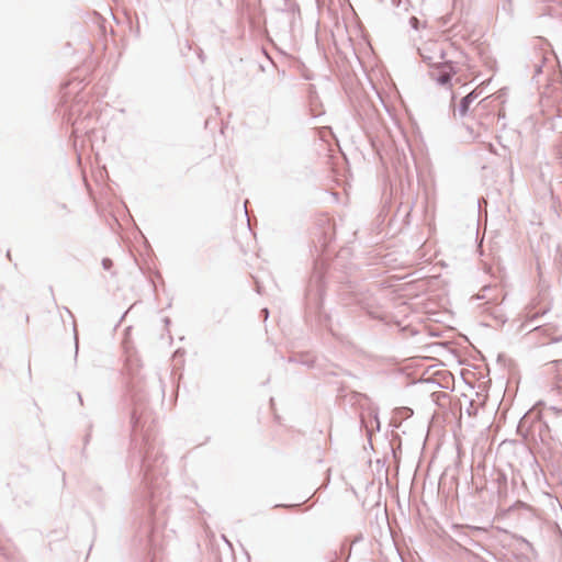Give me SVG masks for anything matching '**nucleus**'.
I'll return each mask as SVG.
<instances>
[{"label": "nucleus", "instance_id": "obj_1", "mask_svg": "<svg viewBox=\"0 0 562 562\" xmlns=\"http://www.w3.org/2000/svg\"><path fill=\"white\" fill-rule=\"evenodd\" d=\"M139 457V471L143 475V496L144 505L149 515V525L146 527L147 544L151 557V562H155L157 550L160 548L159 531L155 524L159 520L158 512L165 494V469L164 458L160 454L159 448L149 440L147 436L142 439V445L138 449Z\"/></svg>", "mask_w": 562, "mask_h": 562}, {"label": "nucleus", "instance_id": "obj_2", "mask_svg": "<svg viewBox=\"0 0 562 562\" xmlns=\"http://www.w3.org/2000/svg\"><path fill=\"white\" fill-rule=\"evenodd\" d=\"M457 74L456 63L452 60H443L434 66L430 77L440 86L450 83L452 76Z\"/></svg>", "mask_w": 562, "mask_h": 562}, {"label": "nucleus", "instance_id": "obj_3", "mask_svg": "<svg viewBox=\"0 0 562 562\" xmlns=\"http://www.w3.org/2000/svg\"><path fill=\"white\" fill-rule=\"evenodd\" d=\"M558 328L554 325L548 324L544 326H535L527 334V339H531L533 336L541 335L543 337H549L551 342H559L562 340V334L557 335Z\"/></svg>", "mask_w": 562, "mask_h": 562}, {"label": "nucleus", "instance_id": "obj_4", "mask_svg": "<svg viewBox=\"0 0 562 562\" xmlns=\"http://www.w3.org/2000/svg\"><path fill=\"white\" fill-rule=\"evenodd\" d=\"M479 97L477 92L475 90L471 91L467 95H464L458 105V109L454 111V115H458L459 117H464L469 110L470 105L473 103V101Z\"/></svg>", "mask_w": 562, "mask_h": 562}, {"label": "nucleus", "instance_id": "obj_5", "mask_svg": "<svg viewBox=\"0 0 562 562\" xmlns=\"http://www.w3.org/2000/svg\"><path fill=\"white\" fill-rule=\"evenodd\" d=\"M549 311V308H544L542 310L541 312H537L532 315H528L525 323L521 324V329H525L529 323H533L536 319H538L540 316H543L544 314H547Z\"/></svg>", "mask_w": 562, "mask_h": 562}, {"label": "nucleus", "instance_id": "obj_6", "mask_svg": "<svg viewBox=\"0 0 562 562\" xmlns=\"http://www.w3.org/2000/svg\"><path fill=\"white\" fill-rule=\"evenodd\" d=\"M496 482L498 484V493L502 492V486L506 488L507 485V477L504 473L499 472L497 473Z\"/></svg>", "mask_w": 562, "mask_h": 562}, {"label": "nucleus", "instance_id": "obj_7", "mask_svg": "<svg viewBox=\"0 0 562 562\" xmlns=\"http://www.w3.org/2000/svg\"><path fill=\"white\" fill-rule=\"evenodd\" d=\"M409 25L412 26V29L418 31L420 27V21L416 16H412L409 19Z\"/></svg>", "mask_w": 562, "mask_h": 562}, {"label": "nucleus", "instance_id": "obj_8", "mask_svg": "<svg viewBox=\"0 0 562 562\" xmlns=\"http://www.w3.org/2000/svg\"><path fill=\"white\" fill-rule=\"evenodd\" d=\"M322 278H323V277H322L321 274H316V276L314 277V279H315V283H316V288H317V289H316V291H317V294H318V295H321V294H322V291H323V290H322Z\"/></svg>", "mask_w": 562, "mask_h": 562}, {"label": "nucleus", "instance_id": "obj_9", "mask_svg": "<svg viewBox=\"0 0 562 562\" xmlns=\"http://www.w3.org/2000/svg\"><path fill=\"white\" fill-rule=\"evenodd\" d=\"M101 263L104 270H110L113 266V261L110 258H103Z\"/></svg>", "mask_w": 562, "mask_h": 562}, {"label": "nucleus", "instance_id": "obj_10", "mask_svg": "<svg viewBox=\"0 0 562 562\" xmlns=\"http://www.w3.org/2000/svg\"><path fill=\"white\" fill-rule=\"evenodd\" d=\"M138 423H139V419L136 417V412L134 411L132 414V424H133L134 431L136 430Z\"/></svg>", "mask_w": 562, "mask_h": 562}, {"label": "nucleus", "instance_id": "obj_11", "mask_svg": "<svg viewBox=\"0 0 562 562\" xmlns=\"http://www.w3.org/2000/svg\"><path fill=\"white\" fill-rule=\"evenodd\" d=\"M535 72H536V75H539L542 72V64L535 65Z\"/></svg>", "mask_w": 562, "mask_h": 562}, {"label": "nucleus", "instance_id": "obj_12", "mask_svg": "<svg viewBox=\"0 0 562 562\" xmlns=\"http://www.w3.org/2000/svg\"><path fill=\"white\" fill-rule=\"evenodd\" d=\"M75 357H77L78 355V350H79V347H78V337H77V333L75 331Z\"/></svg>", "mask_w": 562, "mask_h": 562}, {"label": "nucleus", "instance_id": "obj_13", "mask_svg": "<svg viewBox=\"0 0 562 562\" xmlns=\"http://www.w3.org/2000/svg\"><path fill=\"white\" fill-rule=\"evenodd\" d=\"M261 315L263 316V318H265V319H267V318H268V316H269V311H268V308H262V310H261Z\"/></svg>", "mask_w": 562, "mask_h": 562}, {"label": "nucleus", "instance_id": "obj_14", "mask_svg": "<svg viewBox=\"0 0 562 562\" xmlns=\"http://www.w3.org/2000/svg\"><path fill=\"white\" fill-rule=\"evenodd\" d=\"M557 255L559 256L560 260H562V247L560 245L557 247Z\"/></svg>", "mask_w": 562, "mask_h": 562}, {"label": "nucleus", "instance_id": "obj_15", "mask_svg": "<svg viewBox=\"0 0 562 562\" xmlns=\"http://www.w3.org/2000/svg\"><path fill=\"white\" fill-rule=\"evenodd\" d=\"M551 411H553L554 413H562V408H557L555 406H552L550 407Z\"/></svg>", "mask_w": 562, "mask_h": 562}, {"label": "nucleus", "instance_id": "obj_16", "mask_svg": "<svg viewBox=\"0 0 562 562\" xmlns=\"http://www.w3.org/2000/svg\"><path fill=\"white\" fill-rule=\"evenodd\" d=\"M401 2H402V0H392V4L395 7H400Z\"/></svg>", "mask_w": 562, "mask_h": 562}, {"label": "nucleus", "instance_id": "obj_17", "mask_svg": "<svg viewBox=\"0 0 562 562\" xmlns=\"http://www.w3.org/2000/svg\"><path fill=\"white\" fill-rule=\"evenodd\" d=\"M446 58V53L443 50L440 52V59H445Z\"/></svg>", "mask_w": 562, "mask_h": 562}, {"label": "nucleus", "instance_id": "obj_18", "mask_svg": "<svg viewBox=\"0 0 562 562\" xmlns=\"http://www.w3.org/2000/svg\"><path fill=\"white\" fill-rule=\"evenodd\" d=\"M313 291V281L311 282L310 286H308V294H311Z\"/></svg>", "mask_w": 562, "mask_h": 562}, {"label": "nucleus", "instance_id": "obj_19", "mask_svg": "<svg viewBox=\"0 0 562 562\" xmlns=\"http://www.w3.org/2000/svg\"><path fill=\"white\" fill-rule=\"evenodd\" d=\"M422 57L424 60H430V58L428 56H424L423 54H422Z\"/></svg>", "mask_w": 562, "mask_h": 562}]
</instances>
